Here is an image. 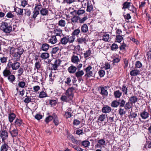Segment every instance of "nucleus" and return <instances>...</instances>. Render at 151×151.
Instances as JSON below:
<instances>
[{
  "instance_id": "obj_44",
  "label": "nucleus",
  "mask_w": 151,
  "mask_h": 151,
  "mask_svg": "<svg viewBox=\"0 0 151 151\" xmlns=\"http://www.w3.org/2000/svg\"><path fill=\"white\" fill-rule=\"evenodd\" d=\"M47 96V94L44 91H42L40 92L39 97L40 98H43Z\"/></svg>"
},
{
  "instance_id": "obj_51",
  "label": "nucleus",
  "mask_w": 151,
  "mask_h": 151,
  "mask_svg": "<svg viewBox=\"0 0 151 151\" xmlns=\"http://www.w3.org/2000/svg\"><path fill=\"white\" fill-rule=\"evenodd\" d=\"M15 122L16 125L18 126H20L22 124V122L21 119H17Z\"/></svg>"
},
{
  "instance_id": "obj_10",
  "label": "nucleus",
  "mask_w": 151,
  "mask_h": 151,
  "mask_svg": "<svg viewBox=\"0 0 151 151\" xmlns=\"http://www.w3.org/2000/svg\"><path fill=\"white\" fill-rule=\"evenodd\" d=\"M61 62V61L60 60H56L55 61L54 63L52 64V69L54 70H56L58 67L60 66Z\"/></svg>"
},
{
  "instance_id": "obj_61",
  "label": "nucleus",
  "mask_w": 151,
  "mask_h": 151,
  "mask_svg": "<svg viewBox=\"0 0 151 151\" xmlns=\"http://www.w3.org/2000/svg\"><path fill=\"white\" fill-rule=\"evenodd\" d=\"M6 17L8 18H13L14 17V16L11 12H9L6 15Z\"/></svg>"
},
{
  "instance_id": "obj_19",
  "label": "nucleus",
  "mask_w": 151,
  "mask_h": 151,
  "mask_svg": "<svg viewBox=\"0 0 151 151\" xmlns=\"http://www.w3.org/2000/svg\"><path fill=\"white\" fill-rule=\"evenodd\" d=\"M79 19H80V17L77 16H74L71 19V24H75L76 23H78Z\"/></svg>"
},
{
  "instance_id": "obj_39",
  "label": "nucleus",
  "mask_w": 151,
  "mask_h": 151,
  "mask_svg": "<svg viewBox=\"0 0 151 151\" xmlns=\"http://www.w3.org/2000/svg\"><path fill=\"white\" fill-rule=\"evenodd\" d=\"M58 24L61 27H64L66 24L65 21L64 20L61 19L59 21Z\"/></svg>"
},
{
  "instance_id": "obj_3",
  "label": "nucleus",
  "mask_w": 151,
  "mask_h": 151,
  "mask_svg": "<svg viewBox=\"0 0 151 151\" xmlns=\"http://www.w3.org/2000/svg\"><path fill=\"white\" fill-rule=\"evenodd\" d=\"M74 90V88L71 87L69 88L66 91L65 94L70 100H72L73 97V92Z\"/></svg>"
},
{
  "instance_id": "obj_18",
  "label": "nucleus",
  "mask_w": 151,
  "mask_h": 151,
  "mask_svg": "<svg viewBox=\"0 0 151 151\" xmlns=\"http://www.w3.org/2000/svg\"><path fill=\"white\" fill-rule=\"evenodd\" d=\"M12 130L10 131V133L12 137H15L18 134V132L17 129L16 127L12 129V127L10 129Z\"/></svg>"
},
{
  "instance_id": "obj_12",
  "label": "nucleus",
  "mask_w": 151,
  "mask_h": 151,
  "mask_svg": "<svg viewBox=\"0 0 151 151\" xmlns=\"http://www.w3.org/2000/svg\"><path fill=\"white\" fill-rule=\"evenodd\" d=\"M140 116L142 119H145L148 118L149 114L148 112L144 110L140 113Z\"/></svg>"
},
{
  "instance_id": "obj_46",
  "label": "nucleus",
  "mask_w": 151,
  "mask_h": 151,
  "mask_svg": "<svg viewBox=\"0 0 151 151\" xmlns=\"http://www.w3.org/2000/svg\"><path fill=\"white\" fill-rule=\"evenodd\" d=\"M80 30L79 29H77L74 30L72 33V35L73 36H77L78 35L80 32Z\"/></svg>"
},
{
  "instance_id": "obj_6",
  "label": "nucleus",
  "mask_w": 151,
  "mask_h": 151,
  "mask_svg": "<svg viewBox=\"0 0 151 151\" xmlns=\"http://www.w3.org/2000/svg\"><path fill=\"white\" fill-rule=\"evenodd\" d=\"M68 36L63 35L60 39V44H61L64 45H66L68 42Z\"/></svg>"
},
{
  "instance_id": "obj_54",
  "label": "nucleus",
  "mask_w": 151,
  "mask_h": 151,
  "mask_svg": "<svg viewBox=\"0 0 151 151\" xmlns=\"http://www.w3.org/2000/svg\"><path fill=\"white\" fill-rule=\"evenodd\" d=\"M53 116H49L48 117L46 118L45 119V121L47 123H48L50 121H51L53 119Z\"/></svg>"
},
{
  "instance_id": "obj_36",
  "label": "nucleus",
  "mask_w": 151,
  "mask_h": 151,
  "mask_svg": "<svg viewBox=\"0 0 151 151\" xmlns=\"http://www.w3.org/2000/svg\"><path fill=\"white\" fill-rule=\"evenodd\" d=\"M49 54L47 52L42 53L40 55V57L43 59H47L48 58Z\"/></svg>"
},
{
  "instance_id": "obj_38",
  "label": "nucleus",
  "mask_w": 151,
  "mask_h": 151,
  "mask_svg": "<svg viewBox=\"0 0 151 151\" xmlns=\"http://www.w3.org/2000/svg\"><path fill=\"white\" fill-rule=\"evenodd\" d=\"M84 74L83 71L81 70L80 71H78L76 73V76L78 78L81 77Z\"/></svg>"
},
{
  "instance_id": "obj_56",
  "label": "nucleus",
  "mask_w": 151,
  "mask_h": 151,
  "mask_svg": "<svg viewBox=\"0 0 151 151\" xmlns=\"http://www.w3.org/2000/svg\"><path fill=\"white\" fill-rule=\"evenodd\" d=\"M111 49L112 50H114L118 48V46L116 44L114 43L111 47Z\"/></svg>"
},
{
  "instance_id": "obj_33",
  "label": "nucleus",
  "mask_w": 151,
  "mask_h": 151,
  "mask_svg": "<svg viewBox=\"0 0 151 151\" xmlns=\"http://www.w3.org/2000/svg\"><path fill=\"white\" fill-rule=\"evenodd\" d=\"M119 105V102L116 100L113 101L111 104V106L113 107H117Z\"/></svg>"
},
{
  "instance_id": "obj_35",
  "label": "nucleus",
  "mask_w": 151,
  "mask_h": 151,
  "mask_svg": "<svg viewBox=\"0 0 151 151\" xmlns=\"http://www.w3.org/2000/svg\"><path fill=\"white\" fill-rule=\"evenodd\" d=\"M8 79L11 83H13L15 79V77L13 75H10L8 76Z\"/></svg>"
},
{
  "instance_id": "obj_53",
  "label": "nucleus",
  "mask_w": 151,
  "mask_h": 151,
  "mask_svg": "<svg viewBox=\"0 0 151 151\" xmlns=\"http://www.w3.org/2000/svg\"><path fill=\"white\" fill-rule=\"evenodd\" d=\"M41 67V64L40 62L39 61L37 62L35 64V68L38 70Z\"/></svg>"
},
{
  "instance_id": "obj_37",
  "label": "nucleus",
  "mask_w": 151,
  "mask_h": 151,
  "mask_svg": "<svg viewBox=\"0 0 151 151\" xmlns=\"http://www.w3.org/2000/svg\"><path fill=\"white\" fill-rule=\"evenodd\" d=\"M39 14V12L38 10L36 9H34V11L33 12L32 18L35 19Z\"/></svg>"
},
{
  "instance_id": "obj_13",
  "label": "nucleus",
  "mask_w": 151,
  "mask_h": 151,
  "mask_svg": "<svg viewBox=\"0 0 151 151\" xmlns=\"http://www.w3.org/2000/svg\"><path fill=\"white\" fill-rule=\"evenodd\" d=\"M111 110V108L108 105L104 106L102 109V112L105 113H109Z\"/></svg>"
},
{
  "instance_id": "obj_64",
  "label": "nucleus",
  "mask_w": 151,
  "mask_h": 151,
  "mask_svg": "<svg viewBox=\"0 0 151 151\" xmlns=\"http://www.w3.org/2000/svg\"><path fill=\"white\" fill-rule=\"evenodd\" d=\"M86 40V39L84 38L81 37L78 39V42L79 43H82L84 42Z\"/></svg>"
},
{
  "instance_id": "obj_27",
  "label": "nucleus",
  "mask_w": 151,
  "mask_h": 151,
  "mask_svg": "<svg viewBox=\"0 0 151 151\" xmlns=\"http://www.w3.org/2000/svg\"><path fill=\"white\" fill-rule=\"evenodd\" d=\"M16 117L14 113H12L9 114V120L10 122H12Z\"/></svg>"
},
{
  "instance_id": "obj_22",
  "label": "nucleus",
  "mask_w": 151,
  "mask_h": 151,
  "mask_svg": "<svg viewBox=\"0 0 151 151\" xmlns=\"http://www.w3.org/2000/svg\"><path fill=\"white\" fill-rule=\"evenodd\" d=\"M140 71L137 69H134L130 72V75L132 76H135L139 74Z\"/></svg>"
},
{
  "instance_id": "obj_15",
  "label": "nucleus",
  "mask_w": 151,
  "mask_h": 151,
  "mask_svg": "<svg viewBox=\"0 0 151 151\" xmlns=\"http://www.w3.org/2000/svg\"><path fill=\"white\" fill-rule=\"evenodd\" d=\"M40 14L42 16H47L49 14V10L48 9L42 8L40 10Z\"/></svg>"
},
{
  "instance_id": "obj_1",
  "label": "nucleus",
  "mask_w": 151,
  "mask_h": 151,
  "mask_svg": "<svg viewBox=\"0 0 151 151\" xmlns=\"http://www.w3.org/2000/svg\"><path fill=\"white\" fill-rule=\"evenodd\" d=\"M9 49L10 50V54L15 58L16 61L19 60L21 55L23 52L24 50L23 49L15 48L11 47H9Z\"/></svg>"
},
{
  "instance_id": "obj_62",
  "label": "nucleus",
  "mask_w": 151,
  "mask_h": 151,
  "mask_svg": "<svg viewBox=\"0 0 151 151\" xmlns=\"http://www.w3.org/2000/svg\"><path fill=\"white\" fill-rule=\"evenodd\" d=\"M99 74L101 77H103L105 74V71L103 70H100L99 72Z\"/></svg>"
},
{
  "instance_id": "obj_45",
  "label": "nucleus",
  "mask_w": 151,
  "mask_h": 151,
  "mask_svg": "<svg viewBox=\"0 0 151 151\" xmlns=\"http://www.w3.org/2000/svg\"><path fill=\"white\" fill-rule=\"evenodd\" d=\"M75 39V37L73 35L70 37L68 36V42L69 43H73Z\"/></svg>"
},
{
  "instance_id": "obj_55",
  "label": "nucleus",
  "mask_w": 151,
  "mask_h": 151,
  "mask_svg": "<svg viewBox=\"0 0 151 151\" xmlns=\"http://www.w3.org/2000/svg\"><path fill=\"white\" fill-rule=\"evenodd\" d=\"M7 58L5 57H2L0 59V60L1 61V62L2 63H6L7 61Z\"/></svg>"
},
{
  "instance_id": "obj_58",
  "label": "nucleus",
  "mask_w": 151,
  "mask_h": 151,
  "mask_svg": "<svg viewBox=\"0 0 151 151\" xmlns=\"http://www.w3.org/2000/svg\"><path fill=\"white\" fill-rule=\"evenodd\" d=\"M27 4V1L26 0H22L21 1V5L24 7Z\"/></svg>"
},
{
  "instance_id": "obj_9",
  "label": "nucleus",
  "mask_w": 151,
  "mask_h": 151,
  "mask_svg": "<svg viewBox=\"0 0 151 151\" xmlns=\"http://www.w3.org/2000/svg\"><path fill=\"white\" fill-rule=\"evenodd\" d=\"M78 55L81 56L80 55H73L71 58V62L74 63L78 64V62L80 61V59H79Z\"/></svg>"
},
{
  "instance_id": "obj_2",
  "label": "nucleus",
  "mask_w": 151,
  "mask_h": 151,
  "mask_svg": "<svg viewBox=\"0 0 151 151\" xmlns=\"http://www.w3.org/2000/svg\"><path fill=\"white\" fill-rule=\"evenodd\" d=\"M1 30L6 33H9L12 30V27L9 26L6 22H2L1 23Z\"/></svg>"
},
{
  "instance_id": "obj_31",
  "label": "nucleus",
  "mask_w": 151,
  "mask_h": 151,
  "mask_svg": "<svg viewBox=\"0 0 151 151\" xmlns=\"http://www.w3.org/2000/svg\"><path fill=\"white\" fill-rule=\"evenodd\" d=\"M88 27L86 24H83L81 27V29L83 32H87L88 31Z\"/></svg>"
},
{
  "instance_id": "obj_23",
  "label": "nucleus",
  "mask_w": 151,
  "mask_h": 151,
  "mask_svg": "<svg viewBox=\"0 0 151 151\" xmlns=\"http://www.w3.org/2000/svg\"><path fill=\"white\" fill-rule=\"evenodd\" d=\"M86 11L89 12H92L93 11V6L92 5L90 4L89 2L87 3Z\"/></svg>"
},
{
  "instance_id": "obj_4",
  "label": "nucleus",
  "mask_w": 151,
  "mask_h": 151,
  "mask_svg": "<svg viewBox=\"0 0 151 151\" xmlns=\"http://www.w3.org/2000/svg\"><path fill=\"white\" fill-rule=\"evenodd\" d=\"M0 137L2 141L4 142L8 137V133L7 131L4 129L1 130L0 131Z\"/></svg>"
},
{
  "instance_id": "obj_60",
  "label": "nucleus",
  "mask_w": 151,
  "mask_h": 151,
  "mask_svg": "<svg viewBox=\"0 0 151 151\" xmlns=\"http://www.w3.org/2000/svg\"><path fill=\"white\" fill-rule=\"evenodd\" d=\"M71 80L70 78L69 77H68L66 79L65 82V83L67 84L68 85L70 86L71 85L70 84V83L71 82Z\"/></svg>"
},
{
  "instance_id": "obj_52",
  "label": "nucleus",
  "mask_w": 151,
  "mask_h": 151,
  "mask_svg": "<svg viewBox=\"0 0 151 151\" xmlns=\"http://www.w3.org/2000/svg\"><path fill=\"white\" fill-rule=\"evenodd\" d=\"M123 39V37L122 36L120 35H116V40L117 42H121Z\"/></svg>"
},
{
  "instance_id": "obj_7",
  "label": "nucleus",
  "mask_w": 151,
  "mask_h": 151,
  "mask_svg": "<svg viewBox=\"0 0 151 151\" xmlns=\"http://www.w3.org/2000/svg\"><path fill=\"white\" fill-rule=\"evenodd\" d=\"M92 70V68L91 66L89 65L87 67L85 70L86 72L85 76H87L88 77L92 76L93 75V72Z\"/></svg>"
},
{
  "instance_id": "obj_8",
  "label": "nucleus",
  "mask_w": 151,
  "mask_h": 151,
  "mask_svg": "<svg viewBox=\"0 0 151 151\" xmlns=\"http://www.w3.org/2000/svg\"><path fill=\"white\" fill-rule=\"evenodd\" d=\"M10 65L12 67L13 70H17L20 67V63L17 62V61H15L14 63H10Z\"/></svg>"
},
{
  "instance_id": "obj_28",
  "label": "nucleus",
  "mask_w": 151,
  "mask_h": 151,
  "mask_svg": "<svg viewBox=\"0 0 151 151\" xmlns=\"http://www.w3.org/2000/svg\"><path fill=\"white\" fill-rule=\"evenodd\" d=\"M138 99L136 96H133L131 97L129 99V101H130L131 104H134L137 101Z\"/></svg>"
},
{
  "instance_id": "obj_17",
  "label": "nucleus",
  "mask_w": 151,
  "mask_h": 151,
  "mask_svg": "<svg viewBox=\"0 0 151 151\" xmlns=\"http://www.w3.org/2000/svg\"><path fill=\"white\" fill-rule=\"evenodd\" d=\"M9 148V147L8 145L6 143H4L1 146L0 151H7Z\"/></svg>"
},
{
  "instance_id": "obj_49",
  "label": "nucleus",
  "mask_w": 151,
  "mask_h": 151,
  "mask_svg": "<svg viewBox=\"0 0 151 151\" xmlns=\"http://www.w3.org/2000/svg\"><path fill=\"white\" fill-rule=\"evenodd\" d=\"M91 51L90 50L86 51V52L84 53V55L85 58H86L89 57L91 54Z\"/></svg>"
},
{
  "instance_id": "obj_63",
  "label": "nucleus",
  "mask_w": 151,
  "mask_h": 151,
  "mask_svg": "<svg viewBox=\"0 0 151 151\" xmlns=\"http://www.w3.org/2000/svg\"><path fill=\"white\" fill-rule=\"evenodd\" d=\"M125 101L124 99H122L121 100L120 102H119V106L122 107H124L125 104Z\"/></svg>"
},
{
  "instance_id": "obj_11",
  "label": "nucleus",
  "mask_w": 151,
  "mask_h": 151,
  "mask_svg": "<svg viewBox=\"0 0 151 151\" xmlns=\"http://www.w3.org/2000/svg\"><path fill=\"white\" fill-rule=\"evenodd\" d=\"M85 12V11L84 10L79 9L78 10H75L72 12H71V14L75 15H78V16L81 15L83 14Z\"/></svg>"
},
{
  "instance_id": "obj_47",
  "label": "nucleus",
  "mask_w": 151,
  "mask_h": 151,
  "mask_svg": "<svg viewBox=\"0 0 151 151\" xmlns=\"http://www.w3.org/2000/svg\"><path fill=\"white\" fill-rule=\"evenodd\" d=\"M122 91L123 92V94L127 95V88L125 86H123L122 89Z\"/></svg>"
},
{
  "instance_id": "obj_57",
  "label": "nucleus",
  "mask_w": 151,
  "mask_h": 151,
  "mask_svg": "<svg viewBox=\"0 0 151 151\" xmlns=\"http://www.w3.org/2000/svg\"><path fill=\"white\" fill-rule=\"evenodd\" d=\"M32 99L31 98L29 97V96H26V98H25V99L24 100V101L25 103H29L30 102H31Z\"/></svg>"
},
{
  "instance_id": "obj_43",
  "label": "nucleus",
  "mask_w": 151,
  "mask_h": 151,
  "mask_svg": "<svg viewBox=\"0 0 151 151\" xmlns=\"http://www.w3.org/2000/svg\"><path fill=\"white\" fill-rule=\"evenodd\" d=\"M90 142L88 141H83L82 142V145L84 147H87L90 145Z\"/></svg>"
},
{
  "instance_id": "obj_40",
  "label": "nucleus",
  "mask_w": 151,
  "mask_h": 151,
  "mask_svg": "<svg viewBox=\"0 0 151 151\" xmlns=\"http://www.w3.org/2000/svg\"><path fill=\"white\" fill-rule=\"evenodd\" d=\"M114 114L113 113H112V115L110 116H109L108 121L110 123L113 122L114 121Z\"/></svg>"
},
{
  "instance_id": "obj_14",
  "label": "nucleus",
  "mask_w": 151,
  "mask_h": 151,
  "mask_svg": "<svg viewBox=\"0 0 151 151\" xmlns=\"http://www.w3.org/2000/svg\"><path fill=\"white\" fill-rule=\"evenodd\" d=\"M57 41L56 36L55 35L51 36L48 40V43H50L52 44H54L55 43L57 42Z\"/></svg>"
},
{
  "instance_id": "obj_42",
  "label": "nucleus",
  "mask_w": 151,
  "mask_h": 151,
  "mask_svg": "<svg viewBox=\"0 0 151 151\" xmlns=\"http://www.w3.org/2000/svg\"><path fill=\"white\" fill-rule=\"evenodd\" d=\"M125 109H124L121 108H120L119 109V113L120 116H122L126 113V111Z\"/></svg>"
},
{
  "instance_id": "obj_25",
  "label": "nucleus",
  "mask_w": 151,
  "mask_h": 151,
  "mask_svg": "<svg viewBox=\"0 0 151 151\" xmlns=\"http://www.w3.org/2000/svg\"><path fill=\"white\" fill-rule=\"evenodd\" d=\"M53 122L55 123V125H58L59 123V122L58 119V118L57 116L55 113H53Z\"/></svg>"
},
{
  "instance_id": "obj_30",
  "label": "nucleus",
  "mask_w": 151,
  "mask_h": 151,
  "mask_svg": "<svg viewBox=\"0 0 151 151\" xmlns=\"http://www.w3.org/2000/svg\"><path fill=\"white\" fill-rule=\"evenodd\" d=\"M3 73L4 76L7 77L11 74V72L9 70L6 69L4 70Z\"/></svg>"
},
{
  "instance_id": "obj_16",
  "label": "nucleus",
  "mask_w": 151,
  "mask_h": 151,
  "mask_svg": "<svg viewBox=\"0 0 151 151\" xmlns=\"http://www.w3.org/2000/svg\"><path fill=\"white\" fill-rule=\"evenodd\" d=\"M34 78L37 81H41L42 79V74L40 73H35Z\"/></svg>"
},
{
  "instance_id": "obj_29",
  "label": "nucleus",
  "mask_w": 151,
  "mask_h": 151,
  "mask_svg": "<svg viewBox=\"0 0 151 151\" xmlns=\"http://www.w3.org/2000/svg\"><path fill=\"white\" fill-rule=\"evenodd\" d=\"M102 40L105 42L109 41V34L105 33L103 35Z\"/></svg>"
},
{
  "instance_id": "obj_20",
  "label": "nucleus",
  "mask_w": 151,
  "mask_h": 151,
  "mask_svg": "<svg viewBox=\"0 0 151 151\" xmlns=\"http://www.w3.org/2000/svg\"><path fill=\"white\" fill-rule=\"evenodd\" d=\"M77 68L73 65H71L68 69V71L70 73H74L76 70Z\"/></svg>"
},
{
  "instance_id": "obj_50",
  "label": "nucleus",
  "mask_w": 151,
  "mask_h": 151,
  "mask_svg": "<svg viewBox=\"0 0 151 151\" xmlns=\"http://www.w3.org/2000/svg\"><path fill=\"white\" fill-rule=\"evenodd\" d=\"M26 83L24 81L19 82L18 84V85L19 87L22 88H23L25 86Z\"/></svg>"
},
{
  "instance_id": "obj_5",
  "label": "nucleus",
  "mask_w": 151,
  "mask_h": 151,
  "mask_svg": "<svg viewBox=\"0 0 151 151\" xmlns=\"http://www.w3.org/2000/svg\"><path fill=\"white\" fill-rule=\"evenodd\" d=\"M131 3L130 2H125L123 4V7L122 8L123 9H126L128 8V9L130 10L131 11H132L133 13L134 12V10H135L136 8L134 7V6L132 4V9H130V6H131Z\"/></svg>"
},
{
  "instance_id": "obj_59",
  "label": "nucleus",
  "mask_w": 151,
  "mask_h": 151,
  "mask_svg": "<svg viewBox=\"0 0 151 151\" xmlns=\"http://www.w3.org/2000/svg\"><path fill=\"white\" fill-rule=\"evenodd\" d=\"M24 72V70L22 68H20L18 70V76H20Z\"/></svg>"
},
{
  "instance_id": "obj_41",
  "label": "nucleus",
  "mask_w": 151,
  "mask_h": 151,
  "mask_svg": "<svg viewBox=\"0 0 151 151\" xmlns=\"http://www.w3.org/2000/svg\"><path fill=\"white\" fill-rule=\"evenodd\" d=\"M60 99L62 101L66 102H68L69 100H70L66 95L62 96L61 97Z\"/></svg>"
},
{
  "instance_id": "obj_32",
  "label": "nucleus",
  "mask_w": 151,
  "mask_h": 151,
  "mask_svg": "<svg viewBox=\"0 0 151 151\" xmlns=\"http://www.w3.org/2000/svg\"><path fill=\"white\" fill-rule=\"evenodd\" d=\"M132 104H131V103L129 101H128L127 102L124 106V109L125 110H128L132 108Z\"/></svg>"
},
{
  "instance_id": "obj_48",
  "label": "nucleus",
  "mask_w": 151,
  "mask_h": 151,
  "mask_svg": "<svg viewBox=\"0 0 151 151\" xmlns=\"http://www.w3.org/2000/svg\"><path fill=\"white\" fill-rule=\"evenodd\" d=\"M106 115L105 114H102L100 115L98 119V120H100L101 122L103 121L104 119L106 118Z\"/></svg>"
},
{
  "instance_id": "obj_21",
  "label": "nucleus",
  "mask_w": 151,
  "mask_h": 151,
  "mask_svg": "<svg viewBox=\"0 0 151 151\" xmlns=\"http://www.w3.org/2000/svg\"><path fill=\"white\" fill-rule=\"evenodd\" d=\"M122 92L119 90H116L114 92V97L116 98H119L122 96Z\"/></svg>"
},
{
  "instance_id": "obj_24",
  "label": "nucleus",
  "mask_w": 151,
  "mask_h": 151,
  "mask_svg": "<svg viewBox=\"0 0 151 151\" xmlns=\"http://www.w3.org/2000/svg\"><path fill=\"white\" fill-rule=\"evenodd\" d=\"M49 47V45L46 43L43 44L42 45L41 49L44 51H47Z\"/></svg>"
},
{
  "instance_id": "obj_34",
  "label": "nucleus",
  "mask_w": 151,
  "mask_h": 151,
  "mask_svg": "<svg viewBox=\"0 0 151 151\" xmlns=\"http://www.w3.org/2000/svg\"><path fill=\"white\" fill-rule=\"evenodd\" d=\"M101 93L103 96H107L108 95V93L107 90L104 87L101 88Z\"/></svg>"
},
{
  "instance_id": "obj_26",
  "label": "nucleus",
  "mask_w": 151,
  "mask_h": 151,
  "mask_svg": "<svg viewBox=\"0 0 151 151\" xmlns=\"http://www.w3.org/2000/svg\"><path fill=\"white\" fill-rule=\"evenodd\" d=\"M14 10L18 14L20 15H22L23 13V9L18 8H16L14 9Z\"/></svg>"
}]
</instances>
